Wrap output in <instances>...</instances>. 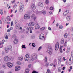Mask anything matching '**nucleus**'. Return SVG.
Wrapping results in <instances>:
<instances>
[{
  "label": "nucleus",
  "mask_w": 73,
  "mask_h": 73,
  "mask_svg": "<svg viewBox=\"0 0 73 73\" xmlns=\"http://www.w3.org/2000/svg\"><path fill=\"white\" fill-rule=\"evenodd\" d=\"M37 58V54L34 53L32 54L30 60L31 61H33L34 60H36Z\"/></svg>",
  "instance_id": "nucleus-1"
},
{
  "label": "nucleus",
  "mask_w": 73,
  "mask_h": 73,
  "mask_svg": "<svg viewBox=\"0 0 73 73\" xmlns=\"http://www.w3.org/2000/svg\"><path fill=\"white\" fill-rule=\"evenodd\" d=\"M5 50L6 53H8V52H9V50L12 51V46H8L7 48H5Z\"/></svg>",
  "instance_id": "nucleus-2"
},
{
  "label": "nucleus",
  "mask_w": 73,
  "mask_h": 73,
  "mask_svg": "<svg viewBox=\"0 0 73 73\" xmlns=\"http://www.w3.org/2000/svg\"><path fill=\"white\" fill-rule=\"evenodd\" d=\"M48 52L49 54H51L52 53V46H49L48 47Z\"/></svg>",
  "instance_id": "nucleus-3"
},
{
  "label": "nucleus",
  "mask_w": 73,
  "mask_h": 73,
  "mask_svg": "<svg viewBox=\"0 0 73 73\" xmlns=\"http://www.w3.org/2000/svg\"><path fill=\"white\" fill-rule=\"evenodd\" d=\"M31 16L28 14H25L24 16V19L25 20H28L30 19Z\"/></svg>",
  "instance_id": "nucleus-4"
},
{
  "label": "nucleus",
  "mask_w": 73,
  "mask_h": 73,
  "mask_svg": "<svg viewBox=\"0 0 73 73\" xmlns=\"http://www.w3.org/2000/svg\"><path fill=\"white\" fill-rule=\"evenodd\" d=\"M29 58H30V57H29V55L28 54L26 55L25 57V61H28V60H29Z\"/></svg>",
  "instance_id": "nucleus-5"
},
{
  "label": "nucleus",
  "mask_w": 73,
  "mask_h": 73,
  "mask_svg": "<svg viewBox=\"0 0 73 73\" xmlns=\"http://www.w3.org/2000/svg\"><path fill=\"white\" fill-rule=\"evenodd\" d=\"M58 48H59V43L58 42H57L55 44V49L56 50H57Z\"/></svg>",
  "instance_id": "nucleus-6"
},
{
  "label": "nucleus",
  "mask_w": 73,
  "mask_h": 73,
  "mask_svg": "<svg viewBox=\"0 0 73 73\" xmlns=\"http://www.w3.org/2000/svg\"><path fill=\"white\" fill-rule=\"evenodd\" d=\"M4 60L5 61L8 62L10 60V58L8 56H6L4 58Z\"/></svg>",
  "instance_id": "nucleus-7"
},
{
  "label": "nucleus",
  "mask_w": 73,
  "mask_h": 73,
  "mask_svg": "<svg viewBox=\"0 0 73 73\" xmlns=\"http://www.w3.org/2000/svg\"><path fill=\"white\" fill-rule=\"evenodd\" d=\"M39 38L40 40H42L44 37V35L43 34H41L39 35Z\"/></svg>",
  "instance_id": "nucleus-8"
},
{
  "label": "nucleus",
  "mask_w": 73,
  "mask_h": 73,
  "mask_svg": "<svg viewBox=\"0 0 73 73\" xmlns=\"http://www.w3.org/2000/svg\"><path fill=\"white\" fill-rule=\"evenodd\" d=\"M7 65L8 68H12L13 66L12 63H11L10 62H8L7 64Z\"/></svg>",
  "instance_id": "nucleus-9"
},
{
  "label": "nucleus",
  "mask_w": 73,
  "mask_h": 73,
  "mask_svg": "<svg viewBox=\"0 0 73 73\" xmlns=\"http://www.w3.org/2000/svg\"><path fill=\"white\" fill-rule=\"evenodd\" d=\"M31 17L32 19H33L34 21H35V20H36V17L34 14L32 15L31 16Z\"/></svg>",
  "instance_id": "nucleus-10"
},
{
  "label": "nucleus",
  "mask_w": 73,
  "mask_h": 73,
  "mask_svg": "<svg viewBox=\"0 0 73 73\" xmlns=\"http://www.w3.org/2000/svg\"><path fill=\"white\" fill-rule=\"evenodd\" d=\"M20 69V67L19 66H16L15 68V71H18Z\"/></svg>",
  "instance_id": "nucleus-11"
},
{
  "label": "nucleus",
  "mask_w": 73,
  "mask_h": 73,
  "mask_svg": "<svg viewBox=\"0 0 73 73\" xmlns=\"http://www.w3.org/2000/svg\"><path fill=\"white\" fill-rule=\"evenodd\" d=\"M68 13H69V11L68 10H66V11L64 12L63 15L64 16H66Z\"/></svg>",
  "instance_id": "nucleus-12"
},
{
  "label": "nucleus",
  "mask_w": 73,
  "mask_h": 73,
  "mask_svg": "<svg viewBox=\"0 0 73 73\" xmlns=\"http://www.w3.org/2000/svg\"><path fill=\"white\" fill-rule=\"evenodd\" d=\"M34 25H35V23L33 22H31L28 24V25L29 26V27L34 26Z\"/></svg>",
  "instance_id": "nucleus-13"
},
{
  "label": "nucleus",
  "mask_w": 73,
  "mask_h": 73,
  "mask_svg": "<svg viewBox=\"0 0 73 73\" xmlns=\"http://www.w3.org/2000/svg\"><path fill=\"white\" fill-rule=\"evenodd\" d=\"M20 5L19 6V8L21 9H24V4L22 3H20Z\"/></svg>",
  "instance_id": "nucleus-14"
},
{
  "label": "nucleus",
  "mask_w": 73,
  "mask_h": 73,
  "mask_svg": "<svg viewBox=\"0 0 73 73\" xmlns=\"http://www.w3.org/2000/svg\"><path fill=\"white\" fill-rule=\"evenodd\" d=\"M38 6H40V7H43L44 5H43V3L41 2H40L38 3Z\"/></svg>",
  "instance_id": "nucleus-15"
},
{
  "label": "nucleus",
  "mask_w": 73,
  "mask_h": 73,
  "mask_svg": "<svg viewBox=\"0 0 73 73\" xmlns=\"http://www.w3.org/2000/svg\"><path fill=\"white\" fill-rule=\"evenodd\" d=\"M35 29H38L40 28V26L38 25L37 24L35 26Z\"/></svg>",
  "instance_id": "nucleus-16"
},
{
  "label": "nucleus",
  "mask_w": 73,
  "mask_h": 73,
  "mask_svg": "<svg viewBox=\"0 0 73 73\" xmlns=\"http://www.w3.org/2000/svg\"><path fill=\"white\" fill-rule=\"evenodd\" d=\"M33 28L31 27H29L27 28V29L29 31H31V30H33Z\"/></svg>",
  "instance_id": "nucleus-17"
},
{
  "label": "nucleus",
  "mask_w": 73,
  "mask_h": 73,
  "mask_svg": "<svg viewBox=\"0 0 73 73\" xmlns=\"http://www.w3.org/2000/svg\"><path fill=\"white\" fill-rule=\"evenodd\" d=\"M31 7L33 9H36V7H35V5L33 3L31 5Z\"/></svg>",
  "instance_id": "nucleus-18"
},
{
  "label": "nucleus",
  "mask_w": 73,
  "mask_h": 73,
  "mask_svg": "<svg viewBox=\"0 0 73 73\" xmlns=\"http://www.w3.org/2000/svg\"><path fill=\"white\" fill-rule=\"evenodd\" d=\"M18 42V40L17 39H15L14 40V43L15 44H16Z\"/></svg>",
  "instance_id": "nucleus-19"
},
{
  "label": "nucleus",
  "mask_w": 73,
  "mask_h": 73,
  "mask_svg": "<svg viewBox=\"0 0 73 73\" xmlns=\"http://www.w3.org/2000/svg\"><path fill=\"white\" fill-rule=\"evenodd\" d=\"M64 39L62 38L61 39L60 41V43L61 44H64Z\"/></svg>",
  "instance_id": "nucleus-20"
},
{
  "label": "nucleus",
  "mask_w": 73,
  "mask_h": 73,
  "mask_svg": "<svg viewBox=\"0 0 73 73\" xmlns=\"http://www.w3.org/2000/svg\"><path fill=\"white\" fill-rule=\"evenodd\" d=\"M62 46H60V53H62Z\"/></svg>",
  "instance_id": "nucleus-21"
},
{
  "label": "nucleus",
  "mask_w": 73,
  "mask_h": 73,
  "mask_svg": "<svg viewBox=\"0 0 73 73\" xmlns=\"http://www.w3.org/2000/svg\"><path fill=\"white\" fill-rule=\"evenodd\" d=\"M18 60L20 61H22L23 60V57H20L18 58Z\"/></svg>",
  "instance_id": "nucleus-22"
},
{
  "label": "nucleus",
  "mask_w": 73,
  "mask_h": 73,
  "mask_svg": "<svg viewBox=\"0 0 73 73\" xmlns=\"http://www.w3.org/2000/svg\"><path fill=\"white\" fill-rule=\"evenodd\" d=\"M66 20L67 21H70V17L69 16H68L66 17Z\"/></svg>",
  "instance_id": "nucleus-23"
},
{
  "label": "nucleus",
  "mask_w": 73,
  "mask_h": 73,
  "mask_svg": "<svg viewBox=\"0 0 73 73\" xmlns=\"http://www.w3.org/2000/svg\"><path fill=\"white\" fill-rule=\"evenodd\" d=\"M17 65H20L21 64V62L20 61H18L17 62Z\"/></svg>",
  "instance_id": "nucleus-24"
},
{
  "label": "nucleus",
  "mask_w": 73,
  "mask_h": 73,
  "mask_svg": "<svg viewBox=\"0 0 73 73\" xmlns=\"http://www.w3.org/2000/svg\"><path fill=\"white\" fill-rule=\"evenodd\" d=\"M61 70H62V68L61 67H59L58 68V72H61Z\"/></svg>",
  "instance_id": "nucleus-25"
},
{
  "label": "nucleus",
  "mask_w": 73,
  "mask_h": 73,
  "mask_svg": "<svg viewBox=\"0 0 73 73\" xmlns=\"http://www.w3.org/2000/svg\"><path fill=\"white\" fill-rule=\"evenodd\" d=\"M16 28L17 29H19V28H20V26L18 24H17L16 26Z\"/></svg>",
  "instance_id": "nucleus-26"
},
{
  "label": "nucleus",
  "mask_w": 73,
  "mask_h": 73,
  "mask_svg": "<svg viewBox=\"0 0 73 73\" xmlns=\"http://www.w3.org/2000/svg\"><path fill=\"white\" fill-rule=\"evenodd\" d=\"M6 18V19H7V21H11V18L9 17V16H8V17H7Z\"/></svg>",
  "instance_id": "nucleus-27"
},
{
  "label": "nucleus",
  "mask_w": 73,
  "mask_h": 73,
  "mask_svg": "<svg viewBox=\"0 0 73 73\" xmlns=\"http://www.w3.org/2000/svg\"><path fill=\"white\" fill-rule=\"evenodd\" d=\"M42 13L43 15H45L46 14V11L45 10L42 11Z\"/></svg>",
  "instance_id": "nucleus-28"
},
{
  "label": "nucleus",
  "mask_w": 73,
  "mask_h": 73,
  "mask_svg": "<svg viewBox=\"0 0 73 73\" xmlns=\"http://www.w3.org/2000/svg\"><path fill=\"white\" fill-rule=\"evenodd\" d=\"M67 37H68V34L65 33L64 35V37L66 38H67Z\"/></svg>",
  "instance_id": "nucleus-29"
},
{
  "label": "nucleus",
  "mask_w": 73,
  "mask_h": 73,
  "mask_svg": "<svg viewBox=\"0 0 73 73\" xmlns=\"http://www.w3.org/2000/svg\"><path fill=\"white\" fill-rule=\"evenodd\" d=\"M3 11L1 10H0V14H1V15H3Z\"/></svg>",
  "instance_id": "nucleus-30"
},
{
  "label": "nucleus",
  "mask_w": 73,
  "mask_h": 73,
  "mask_svg": "<svg viewBox=\"0 0 73 73\" xmlns=\"http://www.w3.org/2000/svg\"><path fill=\"white\" fill-rule=\"evenodd\" d=\"M23 9H24L19 8V11H20V12H23Z\"/></svg>",
  "instance_id": "nucleus-31"
},
{
  "label": "nucleus",
  "mask_w": 73,
  "mask_h": 73,
  "mask_svg": "<svg viewBox=\"0 0 73 73\" xmlns=\"http://www.w3.org/2000/svg\"><path fill=\"white\" fill-rule=\"evenodd\" d=\"M22 48L23 49H25V48H26V47H25V45H23L22 46Z\"/></svg>",
  "instance_id": "nucleus-32"
},
{
  "label": "nucleus",
  "mask_w": 73,
  "mask_h": 73,
  "mask_svg": "<svg viewBox=\"0 0 73 73\" xmlns=\"http://www.w3.org/2000/svg\"><path fill=\"white\" fill-rule=\"evenodd\" d=\"M45 3L46 4H49V0H46Z\"/></svg>",
  "instance_id": "nucleus-33"
},
{
  "label": "nucleus",
  "mask_w": 73,
  "mask_h": 73,
  "mask_svg": "<svg viewBox=\"0 0 73 73\" xmlns=\"http://www.w3.org/2000/svg\"><path fill=\"white\" fill-rule=\"evenodd\" d=\"M12 37L13 38H16V35H15V34L13 35Z\"/></svg>",
  "instance_id": "nucleus-34"
},
{
  "label": "nucleus",
  "mask_w": 73,
  "mask_h": 73,
  "mask_svg": "<svg viewBox=\"0 0 73 73\" xmlns=\"http://www.w3.org/2000/svg\"><path fill=\"white\" fill-rule=\"evenodd\" d=\"M44 62H47V58H46V57H45L44 59Z\"/></svg>",
  "instance_id": "nucleus-35"
},
{
  "label": "nucleus",
  "mask_w": 73,
  "mask_h": 73,
  "mask_svg": "<svg viewBox=\"0 0 73 73\" xmlns=\"http://www.w3.org/2000/svg\"><path fill=\"white\" fill-rule=\"evenodd\" d=\"M25 72H29V69H28V68H27L26 70V71Z\"/></svg>",
  "instance_id": "nucleus-36"
},
{
  "label": "nucleus",
  "mask_w": 73,
  "mask_h": 73,
  "mask_svg": "<svg viewBox=\"0 0 73 73\" xmlns=\"http://www.w3.org/2000/svg\"><path fill=\"white\" fill-rule=\"evenodd\" d=\"M46 73H50V71L49 69H48Z\"/></svg>",
  "instance_id": "nucleus-37"
},
{
  "label": "nucleus",
  "mask_w": 73,
  "mask_h": 73,
  "mask_svg": "<svg viewBox=\"0 0 73 73\" xmlns=\"http://www.w3.org/2000/svg\"><path fill=\"white\" fill-rule=\"evenodd\" d=\"M2 66L4 69H6L7 68H6V66L5 65H2Z\"/></svg>",
  "instance_id": "nucleus-38"
},
{
  "label": "nucleus",
  "mask_w": 73,
  "mask_h": 73,
  "mask_svg": "<svg viewBox=\"0 0 73 73\" xmlns=\"http://www.w3.org/2000/svg\"><path fill=\"white\" fill-rule=\"evenodd\" d=\"M32 73H38V72L34 70L33 71Z\"/></svg>",
  "instance_id": "nucleus-39"
},
{
  "label": "nucleus",
  "mask_w": 73,
  "mask_h": 73,
  "mask_svg": "<svg viewBox=\"0 0 73 73\" xmlns=\"http://www.w3.org/2000/svg\"><path fill=\"white\" fill-rule=\"evenodd\" d=\"M45 27H43L40 29L41 30V31H43V30H44L45 29Z\"/></svg>",
  "instance_id": "nucleus-40"
},
{
  "label": "nucleus",
  "mask_w": 73,
  "mask_h": 73,
  "mask_svg": "<svg viewBox=\"0 0 73 73\" xmlns=\"http://www.w3.org/2000/svg\"><path fill=\"white\" fill-rule=\"evenodd\" d=\"M41 49H42V46H40V47L38 49V51H39V50H41Z\"/></svg>",
  "instance_id": "nucleus-41"
},
{
  "label": "nucleus",
  "mask_w": 73,
  "mask_h": 73,
  "mask_svg": "<svg viewBox=\"0 0 73 73\" xmlns=\"http://www.w3.org/2000/svg\"><path fill=\"white\" fill-rule=\"evenodd\" d=\"M59 28L60 29H62V28H63V27L61 25H60L59 26Z\"/></svg>",
  "instance_id": "nucleus-42"
},
{
  "label": "nucleus",
  "mask_w": 73,
  "mask_h": 73,
  "mask_svg": "<svg viewBox=\"0 0 73 73\" xmlns=\"http://www.w3.org/2000/svg\"><path fill=\"white\" fill-rule=\"evenodd\" d=\"M32 46L33 47H35L36 46V45H35V44L34 43H33Z\"/></svg>",
  "instance_id": "nucleus-43"
},
{
  "label": "nucleus",
  "mask_w": 73,
  "mask_h": 73,
  "mask_svg": "<svg viewBox=\"0 0 73 73\" xmlns=\"http://www.w3.org/2000/svg\"><path fill=\"white\" fill-rule=\"evenodd\" d=\"M46 67H48V66H49V63L48 62H47L46 64Z\"/></svg>",
  "instance_id": "nucleus-44"
},
{
  "label": "nucleus",
  "mask_w": 73,
  "mask_h": 73,
  "mask_svg": "<svg viewBox=\"0 0 73 73\" xmlns=\"http://www.w3.org/2000/svg\"><path fill=\"white\" fill-rule=\"evenodd\" d=\"M48 29L49 31H52V29H51V28L50 27H48Z\"/></svg>",
  "instance_id": "nucleus-45"
},
{
  "label": "nucleus",
  "mask_w": 73,
  "mask_h": 73,
  "mask_svg": "<svg viewBox=\"0 0 73 73\" xmlns=\"http://www.w3.org/2000/svg\"><path fill=\"white\" fill-rule=\"evenodd\" d=\"M17 6V5H15L13 6V8H14V9H15V8H16V7Z\"/></svg>",
  "instance_id": "nucleus-46"
},
{
  "label": "nucleus",
  "mask_w": 73,
  "mask_h": 73,
  "mask_svg": "<svg viewBox=\"0 0 73 73\" xmlns=\"http://www.w3.org/2000/svg\"><path fill=\"white\" fill-rule=\"evenodd\" d=\"M25 32L26 33H28L29 32V31L28 29H27V31H25Z\"/></svg>",
  "instance_id": "nucleus-47"
},
{
  "label": "nucleus",
  "mask_w": 73,
  "mask_h": 73,
  "mask_svg": "<svg viewBox=\"0 0 73 73\" xmlns=\"http://www.w3.org/2000/svg\"><path fill=\"white\" fill-rule=\"evenodd\" d=\"M32 37L33 38H34L35 37V35H32Z\"/></svg>",
  "instance_id": "nucleus-48"
},
{
  "label": "nucleus",
  "mask_w": 73,
  "mask_h": 73,
  "mask_svg": "<svg viewBox=\"0 0 73 73\" xmlns=\"http://www.w3.org/2000/svg\"><path fill=\"white\" fill-rule=\"evenodd\" d=\"M53 7H51L50 8V10L51 11H52L53 10Z\"/></svg>",
  "instance_id": "nucleus-49"
},
{
  "label": "nucleus",
  "mask_w": 73,
  "mask_h": 73,
  "mask_svg": "<svg viewBox=\"0 0 73 73\" xmlns=\"http://www.w3.org/2000/svg\"><path fill=\"white\" fill-rule=\"evenodd\" d=\"M54 61V63H55V64H57V60H55Z\"/></svg>",
  "instance_id": "nucleus-50"
},
{
  "label": "nucleus",
  "mask_w": 73,
  "mask_h": 73,
  "mask_svg": "<svg viewBox=\"0 0 73 73\" xmlns=\"http://www.w3.org/2000/svg\"><path fill=\"white\" fill-rule=\"evenodd\" d=\"M64 45V46H66V42H65Z\"/></svg>",
  "instance_id": "nucleus-51"
},
{
  "label": "nucleus",
  "mask_w": 73,
  "mask_h": 73,
  "mask_svg": "<svg viewBox=\"0 0 73 73\" xmlns=\"http://www.w3.org/2000/svg\"><path fill=\"white\" fill-rule=\"evenodd\" d=\"M4 42H5V40H3L2 41V43L3 44L4 43Z\"/></svg>",
  "instance_id": "nucleus-52"
},
{
  "label": "nucleus",
  "mask_w": 73,
  "mask_h": 73,
  "mask_svg": "<svg viewBox=\"0 0 73 73\" xmlns=\"http://www.w3.org/2000/svg\"><path fill=\"white\" fill-rule=\"evenodd\" d=\"M0 73H4V72L3 70H1L0 71Z\"/></svg>",
  "instance_id": "nucleus-53"
},
{
  "label": "nucleus",
  "mask_w": 73,
  "mask_h": 73,
  "mask_svg": "<svg viewBox=\"0 0 73 73\" xmlns=\"http://www.w3.org/2000/svg\"><path fill=\"white\" fill-rule=\"evenodd\" d=\"M31 66H32L31 64H30L28 65V67L29 68H31Z\"/></svg>",
  "instance_id": "nucleus-54"
},
{
  "label": "nucleus",
  "mask_w": 73,
  "mask_h": 73,
  "mask_svg": "<svg viewBox=\"0 0 73 73\" xmlns=\"http://www.w3.org/2000/svg\"><path fill=\"white\" fill-rule=\"evenodd\" d=\"M8 35H6L5 37V38L7 40V39H8Z\"/></svg>",
  "instance_id": "nucleus-55"
},
{
  "label": "nucleus",
  "mask_w": 73,
  "mask_h": 73,
  "mask_svg": "<svg viewBox=\"0 0 73 73\" xmlns=\"http://www.w3.org/2000/svg\"><path fill=\"white\" fill-rule=\"evenodd\" d=\"M52 12L50 11L48 13V14L49 15H52Z\"/></svg>",
  "instance_id": "nucleus-56"
},
{
  "label": "nucleus",
  "mask_w": 73,
  "mask_h": 73,
  "mask_svg": "<svg viewBox=\"0 0 73 73\" xmlns=\"http://www.w3.org/2000/svg\"><path fill=\"white\" fill-rule=\"evenodd\" d=\"M33 30H31L30 31V33H32L33 32V31H32Z\"/></svg>",
  "instance_id": "nucleus-57"
},
{
  "label": "nucleus",
  "mask_w": 73,
  "mask_h": 73,
  "mask_svg": "<svg viewBox=\"0 0 73 73\" xmlns=\"http://www.w3.org/2000/svg\"><path fill=\"white\" fill-rule=\"evenodd\" d=\"M17 23V20H16L15 22V24H16Z\"/></svg>",
  "instance_id": "nucleus-58"
},
{
  "label": "nucleus",
  "mask_w": 73,
  "mask_h": 73,
  "mask_svg": "<svg viewBox=\"0 0 73 73\" xmlns=\"http://www.w3.org/2000/svg\"><path fill=\"white\" fill-rule=\"evenodd\" d=\"M61 61L59 60L58 62V64H61Z\"/></svg>",
  "instance_id": "nucleus-59"
},
{
  "label": "nucleus",
  "mask_w": 73,
  "mask_h": 73,
  "mask_svg": "<svg viewBox=\"0 0 73 73\" xmlns=\"http://www.w3.org/2000/svg\"><path fill=\"white\" fill-rule=\"evenodd\" d=\"M7 35L9 36V37H11V34L10 33H8Z\"/></svg>",
  "instance_id": "nucleus-60"
},
{
  "label": "nucleus",
  "mask_w": 73,
  "mask_h": 73,
  "mask_svg": "<svg viewBox=\"0 0 73 73\" xmlns=\"http://www.w3.org/2000/svg\"><path fill=\"white\" fill-rule=\"evenodd\" d=\"M13 21H12V22H11V26H12V25H13Z\"/></svg>",
  "instance_id": "nucleus-61"
},
{
  "label": "nucleus",
  "mask_w": 73,
  "mask_h": 73,
  "mask_svg": "<svg viewBox=\"0 0 73 73\" xmlns=\"http://www.w3.org/2000/svg\"><path fill=\"white\" fill-rule=\"evenodd\" d=\"M36 14H38V13H39V12L38 11L36 10Z\"/></svg>",
  "instance_id": "nucleus-62"
},
{
  "label": "nucleus",
  "mask_w": 73,
  "mask_h": 73,
  "mask_svg": "<svg viewBox=\"0 0 73 73\" xmlns=\"http://www.w3.org/2000/svg\"><path fill=\"white\" fill-rule=\"evenodd\" d=\"M71 31L72 32H73V27H71Z\"/></svg>",
  "instance_id": "nucleus-63"
},
{
  "label": "nucleus",
  "mask_w": 73,
  "mask_h": 73,
  "mask_svg": "<svg viewBox=\"0 0 73 73\" xmlns=\"http://www.w3.org/2000/svg\"><path fill=\"white\" fill-rule=\"evenodd\" d=\"M4 19V17H2L1 19V20H2V21Z\"/></svg>",
  "instance_id": "nucleus-64"
}]
</instances>
